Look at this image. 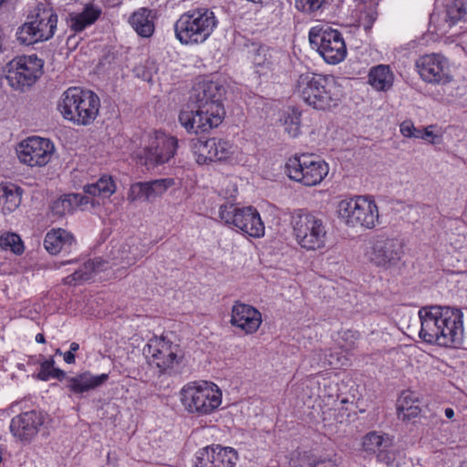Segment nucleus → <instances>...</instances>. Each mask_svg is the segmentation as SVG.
I'll list each match as a JSON object with an SVG mask.
<instances>
[{
  "label": "nucleus",
  "instance_id": "obj_54",
  "mask_svg": "<svg viewBox=\"0 0 467 467\" xmlns=\"http://www.w3.org/2000/svg\"><path fill=\"white\" fill-rule=\"evenodd\" d=\"M79 349V345L77 343V342H72L70 344V348H69V350L70 352L72 353H75L76 351H78Z\"/></svg>",
  "mask_w": 467,
  "mask_h": 467
},
{
  "label": "nucleus",
  "instance_id": "obj_50",
  "mask_svg": "<svg viewBox=\"0 0 467 467\" xmlns=\"http://www.w3.org/2000/svg\"><path fill=\"white\" fill-rule=\"evenodd\" d=\"M66 373L61 370L60 368H57L54 366L52 367L51 370V379H61L65 377Z\"/></svg>",
  "mask_w": 467,
  "mask_h": 467
},
{
  "label": "nucleus",
  "instance_id": "obj_12",
  "mask_svg": "<svg viewBox=\"0 0 467 467\" xmlns=\"http://www.w3.org/2000/svg\"><path fill=\"white\" fill-rule=\"evenodd\" d=\"M44 61L36 54L15 57L5 67L7 84L17 91L31 88L43 73Z\"/></svg>",
  "mask_w": 467,
  "mask_h": 467
},
{
  "label": "nucleus",
  "instance_id": "obj_56",
  "mask_svg": "<svg viewBox=\"0 0 467 467\" xmlns=\"http://www.w3.org/2000/svg\"><path fill=\"white\" fill-rule=\"evenodd\" d=\"M431 421L434 424H438L439 422L443 423V420H440L436 414L431 415Z\"/></svg>",
  "mask_w": 467,
  "mask_h": 467
},
{
  "label": "nucleus",
  "instance_id": "obj_33",
  "mask_svg": "<svg viewBox=\"0 0 467 467\" xmlns=\"http://www.w3.org/2000/svg\"><path fill=\"white\" fill-rule=\"evenodd\" d=\"M192 152L198 164H205L216 161L217 153L215 149V139L202 140L198 139L192 142Z\"/></svg>",
  "mask_w": 467,
  "mask_h": 467
},
{
  "label": "nucleus",
  "instance_id": "obj_30",
  "mask_svg": "<svg viewBox=\"0 0 467 467\" xmlns=\"http://www.w3.org/2000/svg\"><path fill=\"white\" fill-rule=\"evenodd\" d=\"M117 190L113 178L109 175H102L96 182L84 186L86 196L98 197L101 200L109 199Z\"/></svg>",
  "mask_w": 467,
  "mask_h": 467
},
{
  "label": "nucleus",
  "instance_id": "obj_16",
  "mask_svg": "<svg viewBox=\"0 0 467 467\" xmlns=\"http://www.w3.org/2000/svg\"><path fill=\"white\" fill-rule=\"evenodd\" d=\"M415 67L420 78L429 84L446 85L453 78L449 59L439 53L420 56Z\"/></svg>",
  "mask_w": 467,
  "mask_h": 467
},
{
  "label": "nucleus",
  "instance_id": "obj_44",
  "mask_svg": "<svg viewBox=\"0 0 467 467\" xmlns=\"http://www.w3.org/2000/svg\"><path fill=\"white\" fill-rule=\"evenodd\" d=\"M416 401H418V399L415 397L414 393L410 390H405L401 393L398 400V410L400 412L405 411V409L413 405Z\"/></svg>",
  "mask_w": 467,
  "mask_h": 467
},
{
  "label": "nucleus",
  "instance_id": "obj_18",
  "mask_svg": "<svg viewBox=\"0 0 467 467\" xmlns=\"http://www.w3.org/2000/svg\"><path fill=\"white\" fill-rule=\"evenodd\" d=\"M143 352L149 362L161 370L172 368L181 358L179 345L171 343L164 337L151 338L144 348Z\"/></svg>",
  "mask_w": 467,
  "mask_h": 467
},
{
  "label": "nucleus",
  "instance_id": "obj_23",
  "mask_svg": "<svg viewBox=\"0 0 467 467\" xmlns=\"http://www.w3.org/2000/svg\"><path fill=\"white\" fill-rule=\"evenodd\" d=\"M235 227L253 238H261L265 235V223L258 211L253 206L235 207Z\"/></svg>",
  "mask_w": 467,
  "mask_h": 467
},
{
  "label": "nucleus",
  "instance_id": "obj_60",
  "mask_svg": "<svg viewBox=\"0 0 467 467\" xmlns=\"http://www.w3.org/2000/svg\"><path fill=\"white\" fill-rule=\"evenodd\" d=\"M434 20H435V16H434V15H432V16H431V22H434Z\"/></svg>",
  "mask_w": 467,
  "mask_h": 467
},
{
  "label": "nucleus",
  "instance_id": "obj_28",
  "mask_svg": "<svg viewBox=\"0 0 467 467\" xmlns=\"http://www.w3.org/2000/svg\"><path fill=\"white\" fill-rule=\"evenodd\" d=\"M91 202L95 205V201H89L88 196L78 193H69L61 196L52 203L51 210L54 214L64 216L72 213L76 208Z\"/></svg>",
  "mask_w": 467,
  "mask_h": 467
},
{
  "label": "nucleus",
  "instance_id": "obj_19",
  "mask_svg": "<svg viewBox=\"0 0 467 467\" xmlns=\"http://www.w3.org/2000/svg\"><path fill=\"white\" fill-rule=\"evenodd\" d=\"M44 422L45 416L42 412L30 410L14 417L9 429L16 439L23 442H29L38 433Z\"/></svg>",
  "mask_w": 467,
  "mask_h": 467
},
{
  "label": "nucleus",
  "instance_id": "obj_21",
  "mask_svg": "<svg viewBox=\"0 0 467 467\" xmlns=\"http://www.w3.org/2000/svg\"><path fill=\"white\" fill-rule=\"evenodd\" d=\"M393 438L387 433L370 431L362 439V448L366 452L377 454L379 462L390 465L394 461L391 453Z\"/></svg>",
  "mask_w": 467,
  "mask_h": 467
},
{
  "label": "nucleus",
  "instance_id": "obj_51",
  "mask_svg": "<svg viewBox=\"0 0 467 467\" xmlns=\"http://www.w3.org/2000/svg\"><path fill=\"white\" fill-rule=\"evenodd\" d=\"M63 358L67 364H74L76 361V357H75L74 353H72L70 351L65 352L63 354Z\"/></svg>",
  "mask_w": 467,
  "mask_h": 467
},
{
  "label": "nucleus",
  "instance_id": "obj_41",
  "mask_svg": "<svg viewBox=\"0 0 467 467\" xmlns=\"http://www.w3.org/2000/svg\"><path fill=\"white\" fill-rule=\"evenodd\" d=\"M326 0H295L296 8L306 14H313L322 8Z\"/></svg>",
  "mask_w": 467,
  "mask_h": 467
},
{
  "label": "nucleus",
  "instance_id": "obj_36",
  "mask_svg": "<svg viewBox=\"0 0 467 467\" xmlns=\"http://www.w3.org/2000/svg\"><path fill=\"white\" fill-rule=\"evenodd\" d=\"M467 19V2L462 0H450L446 4L445 24L451 28L458 22Z\"/></svg>",
  "mask_w": 467,
  "mask_h": 467
},
{
  "label": "nucleus",
  "instance_id": "obj_22",
  "mask_svg": "<svg viewBox=\"0 0 467 467\" xmlns=\"http://www.w3.org/2000/svg\"><path fill=\"white\" fill-rule=\"evenodd\" d=\"M233 459L231 447L207 446L196 453L194 467H234Z\"/></svg>",
  "mask_w": 467,
  "mask_h": 467
},
{
  "label": "nucleus",
  "instance_id": "obj_37",
  "mask_svg": "<svg viewBox=\"0 0 467 467\" xmlns=\"http://www.w3.org/2000/svg\"><path fill=\"white\" fill-rule=\"evenodd\" d=\"M98 262L88 261L81 268L65 278V283L69 285H78L93 277V274L99 271Z\"/></svg>",
  "mask_w": 467,
  "mask_h": 467
},
{
  "label": "nucleus",
  "instance_id": "obj_55",
  "mask_svg": "<svg viewBox=\"0 0 467 467\" xmlns=\"http://www.w3.org/2000/svg\"><path fill=\"white\" fill-rule=\"evenodd\" d=\"M36 341L37 343H40V344H43L46 342V339H45V336L41 333H38L36 336Z\"/></svg>",
  "mask_w": 467,
  "mask_h": 467
},
{
  "label": "nucleus",
  "instance_id": "obj_7",
  "mask_svg": "<svg viewBox=\"0 0 467 467\" xmlns=\"http://www.w3.org/2000/svg\"><path fill=\"white\" fill-rule=\"evenodd\" d=\"M218 20L214 13L205 7L189 10L175 21V38L184 46L204 43L217 27Z\"/></svg>",
  "mask_w": 467,
  "mask_h": 467
},
{
  "label": "nucleus",
  "instance_id": "obj_9",
  "mask_svg": "<svg viewBox=\"0 0 467 467\" xmlns=\"http://www.w3.org/2000/svg\"><path fill=\"white\" fill-rule=\"evenodd\" d=\"M180 400L189 413L197 416L209 415L221 405L222 391L213 382L193 381L182 387Z\"/></svg>",
  "mask_w": 467,
  "mask_h": 467
},
{
  "label": "nucleus",
  "instance_id": "obj_59",
  "mask_svg": "<svg viewBox=\"0 0 467 467\" xmlns=\"http://www.w3.org/2000/svg\"><path fill=\"white\" fill-rule=\"evenodd\" d=\"M56 354L63 355L64 353H62V351H61L59 348H57V349L56 350Z\"/></svg>",
  "mask_w": 467,
  "mask_h": 467
},
{
  "label": "nucleus",
  "instance_id": "obj_47",
  "mask_svg": "<svg viewBox=\"0 0 467 467\" xmlns=\"http://www.w3.org/2000/svg\"><path fill=\"white\" fill-rule=\"evenodd\" d=\"M419 130L411 120H404L400 125V131L406 138H417Z\"/></svg>",
  "mask_w": 467,
  "mask_h": 467
},
{
  "label": "nucleus",
  "instance_id": "obj_58",
  "mask_svg": "<svg viewBox=\"0 0 467 467\" xmlns=\"http://www.w3.org/2000/svg\"><path fill=\"white\" fill-rule=\"evenodd\" d=\"M229 322L232 326H234V306L232 307V314H231V318H230Z\"/></svg>",
  "mask_w": 467,
  "mask_h": 467
},
{
  "label": "nucleus",
  "instance_id": "obj_3",
  "mask_svg": "<svg viewBox=\"0 0 467 467\" xmlns=\"http://www.w3.org/2000/svg\"><path fill=\"white\" fill-rule=\"evenodd\" d=\"M57 109L64 119L77 126H89L99 116V96L79 87H70L60 96Z\"/></svg>",
  "mask_w": 467,
  "mask_h": 467
},
{
  "label": "nucleus",
  "instance_id": "obj_53",
  "mask_svg": "<svg viewBox=\"0 0 467 467\" xmlns=\"http://www.w3.org/2000/svg\"><path fill=\"white\" fill-rule=\"evenodd\" d=\"M311 467H336L334 464L327 462H316Z\"/></svg>",
  "mask_w": 467,
  "mask_h": 467
},
{
  "label": "nucleus",
  "instance_id": "obj_5",
  "mask_svg": "<svg viewBox=\"0 0 467 467\" xmlns=\"http://www.w3.org/2000/svg\"><path fill=\"white\" fill-rule=\"evenodd\" d=\"M336 214L342 224L351 229L372 230L381 223L379 206L370 195H354L340 200Z\"/></svg>",
  "mask_w": 467,
  "mask_h": 467
},
{
  "label": "nucleus",
  "instance_id": "obj_46",
  "mask_svg": "<svg viewBox=\"0 0 467 467\" xmlns=\"http://www.w3.org/2000/svg\"><path fill=\"white\" fill-rule=\"evenodd\" d=\"M55 365L53 358L45 360L40 365V370L37 374V378L41 380L47 381L51 379L52 367Z\"/></svg>",
  "mask_w": 467,
  "mask_h": 467
},
{
  "label": "nucleus",
  "instance_id": "obj_14",
  "mask_svg": "<svg viewBox=\"0 0 467 467\" xmlns=\"http://www.w3.org/2000/svg\"><path fill=\"white\" fill-rule=\"evenodd\" d=\"M205 106L194 104L187 106L179 114V122L188 133L206 132L218 127L225 115L224 109L213 106L214 111H210Z\"/></svg>",
  "mask_w": 467,
  "mask_h": 467
},
{
  "label": "nucleus",
  "instance_id": "obj_27",
  "mask_svg": "<svg viewBox=\"0 0 467 467\" xmlns=\"http://www.w3.org/2000/svg\"><path fill=\"white\" fill-rule=\"evenodd\" d=\"M109 379L106 373L92 375L89 371L78 374L67 379V387L71 392L81 394L103 385Z\"/></svg>",
  "mask_w": 467,
  "mask_h": 467
},
{
  "label": "nucleus",
  "instance_id": "obj_29",
  "mask_svg": "<svg viewBox=\"0 0 467 467\" xmlns=\"http://www.w3.org/2000/svg\"><path fill=\"white\" fill-rule=\"evenodd\" d=\"M394 82V74L388 65H378L370 68L368 84L377 91L389 90Z\"/></svg>",
  "mask_w": 467,
  "mask_h": 467
},
{
  "label": "nucleus",
  "instance_id": "obj_2",
  "mask_svg": "<svg viewBox=\"0 0 467 467\" xmlns=\"http://www.w3.org/2000/svg\"><path fill=\"white\" fill-rule=\"evenodd\" d=\"M295 94L306 105L321 112L336 109L344 97L342 86L335 76L313 72L299 75Z\"/></svg>",
  "mask_w": 467,
  "mask_h": 467
},
{
  "label": "nucleus",
  "instance_id": "obj_49",
  "mask_svg": "<svg viewBox=\"0 0 467 467\" xmlns=\"http://www.w3.org/2000/svg\"><path fill=\"white\" fill-rule=\"evenodd\" d=\"M407 413H404L403 418H410V417H416L420 413V409L418 406H410L409 408L405 409Z\"/></svg>",
  "mask_w": 467,
  "mask_h": 467
},
{
  "label": "nucleus",
  "instance_id": "obj_32",
  "mask_svg": "<svg viewBox=\"0 0 467 467\" xmlns=\"http://www.w3.org/2000/svg\"><path fill=\"white\" fill-rule=\"evenodd\" d=\"M302 110L296 107H289L283 111L280 123L285 132L291 138H297L301 134Z\"/></svg>",
  "mask_w": 467,
  "mask_h": 467
},
{
  "label": "nucleus",
  "instance_id": "obj_62",
  "mask_svg": "<svg viewBox=\"0 0 467 467\" xmlns=\"http://www.w3.org/2000/svg\"><path fill=\"white\" fill-rule=\"evenodd\" d=\"M461 467H467V462L463 463Z\"/></svg>",
  "mask_w": 467,
  "mask_h": 467
},
{
  "label": "nucleus",
  "instance_id": "obj_25",
  "mask_svg": "<svg viewBox=\"0 0 467 467\" xmlns=\"http://www.w3.org/2000/svg\"><path fill=\"white\" fill-rule=\"evenodd\" d=\"M76 244L73 234L62 228L52 229L45 236L44 246L51 254L69 252Z\"/></svg>",
  "mask_w": 467,
  "mask_h": 467
},
{
  "label": "nucleus",
  "instance_id": "obj_13",
  "mask_svg": "<svg viewBox=\"0 0 467 467\" xmlns=\"http://www.w3.org/2000/svg\"><path fill=\"white\" fill-rule=\"evenodd\" d=\"M287 176L305 186L319 184L328 174L327 162L312 155L302 154L289 158L285 165Z\"/></svg>",
  "mask_w": 467,
  "mask_h": 467
},
{
  "label": "nucleus",
  "instance_id": "obj_4",
  "mask_svg": "<svg viewBox=\"0 0 467 467\" xmlns=\"http://www.w3.org/2000/svg\"><path fill=\"white\" fill-rule=\"evenodd\" d=\"M293 235L296 244L306 252L327 248L329 234L325 220L303 209L295 210L290 218Z\"/></svg>",
  "mask_w": 467,
  "mask_h": 467
},
{
  "label": "nucleus",
  "instance_id": "obj_34",
  "mask_svg": "<svg viewBox=\"0 0 467 467\" xmlns=\"http://www.w3.org/2000/svg\"><path fill=\"white\" fill-rule=\"evenodd\" d=\"M101 15V9L95 5H87L80 13L70 16L71 28L76 32L84 30L92 25Z\"/></svg>",
  "mask_w": 467,
  "mask_h": 467
},
{
  "label": "nucleus",
  "instance_id": "obj_38",
  "mask_svg": "<svg viewBox=\"0 0 467 467\" xmlns=\"http://www.w3.org/2000/svg\"><path fill=\"white\" fill-rule=\"evenodd\" d=\"M147 182L149 202H153L162 196L168 189L174 185L171 178L157 179Z\"/></svg>",
  "mask_w": 467,
  "mask_h": 467
},
{
  "label": "nucleus",
  "instance_id": "obj_15",
  "mask_svg": "<svg viewBox=\"0 0 467 467\" xmlns=\"http://www.w3.org/2000/svg\"><path fill=\"white\" fill-rule=\"evenodd\" d=\"M56 151L55 144L49 139L30 136L22 140L16 148L18 161L30 168L46 166Z\"/></svg>",
  "mask_w": 467,
  "mask_h": 467
},
{
  "label": "nucleus",
  "instance_id": "obj_6",
  "mask_svg": "<svg viewBox=\"0 0 467 467\" xmlns=\"http://www.w3.org/2000/svg\"><path fill=\"white\" fill-rule=\"evenodd\" d=\"M405 245L401 239L386 234L372 238L364 252V259L371 266L389 274H400L406 266Z\"/></svg>",
  "mask_w": 467,
  "mask_h": 467
},
{
  "label": "nucleus",
  "instance_id": "obj_42",
  "mask_svg": "<svg viewBox=\"0 0 467 467\" xmlns=\"http://www.w3.org/2000/svg\"><path fill=\"white\" fill-rule=\"evenodd\" d=\"M219 218L225 225L231 227L234 224V203L231 201L220 206Z\"/></svg>",
  "mask_w": 467,
  "mask_h": 467
},
{
  "label": "nucleus",
  "instance_id": "obj_61",
  "mask_svg": "<svg viewBox=\"0 0 467 467\" xmlns=\"http://www.w3.org/2000/svg\"><path fill=\"white\" fill-rule=\"evenodd\" d=\"M5 0H0V6L5 3Z\"/></svg>",
  "mask_w": 467,
  "mask_h": 467
},
{
  "label": "nucleus",
  "instance_id": "obj_1",
  "mask_svg": "<svg viewBox=\"0 0 467 467\" xmlns=\"http://www.w3.org/2000/svg\"><path fill=\"white\" fill-rule=\"evenodd\" d=\"M419 337L426 343L452 347L463 337L462 313L458 308L440 306H423L419 310Z\"/></svg>",
  "mask_w": 467,
  "mask_h": 467
},
{
  "label": "nucleus",
  "instance_id": "obj_8",
  "mask_svg": "<svg viewBox=\"0 0 467 467\" xmlns=\"http://www.w3.org/2000/svg\"><path fill=\"white\" fill-rule=\"evenodd\" d=\"M57 16L47 4L39 3L16 32L19 44L32 46L49 40L55 35Z\"/></svg>",
  "mask_w": 467,
  "mask_h": 467
},
{
  "label": "nucleus",
  "instance_id": "obj_57",
  "mask_svg": "<svg viewBox=\"0 0 467 467\" xmlns=\"http://www.w3.org/2000/svg\"><path fill=\"white\" fill-rule=\"evenodd\" d=\"M259 58H260V55H257L255 57H254V64L257 65V66H260L261 65V62L259 61Z\"/></svg>",
  "mask_w": 467,
  "mask_h": 467
},
{
  "label": "nucleus",
  "instance_id": "obj_45",
  "mask_svg": "<svg viewBox=\"0 0 467 467\" xmlns=\"http://www.w3.org/2000/svg\"><path fill=\"white\" fill-rule=\"evenodd\" d=\"M432 128V126H429L424 130H420L417 135V139H422L432 144L439 143L441 137L433 132Z\"/></svg>",
  "mask_w": 467,
  "mask_h": 467
},
{
  "label": "nucleus",
  "instance_id": "obj_26",
  "mask_svg": "<svg viewBox=\"0 0 467 467\" xmlns=\"http://www.w3.org/2000/svg\"><path fill=\"white\" fill-rule=\"evenodd\" d=\"M155 20L153 10L141 7L131 14L129 24L139 36L150 38L155 32Z\"/></svg>",
  "mask_w": 467,
  "mask_h": 467
},
{
  "label": "nucleus",
  "instance_id": "obj_40",
  "mask_svg": "<svg viewBox=\"0 0 467 467\" xmlns=\"http://www.w3.org/2000/svg\"><path fill=\"white\" fill-rule=\"evenodd\" d=\"M127 199L130 202H149L148 188L146 182L132 183L128 191Z\"/></svg>",
  "mask_w": 467,
  "mask_h": 467
},
{
  "label": "nucleus",
  "instance_id": "obj_11",
  "mask_svg": "<svg viewBox=\"0 0 467 467\" xmlns=\"http://www.w3.org/2000/svg\"><path fill=\"white\" fill-rule=\"evenodd\" d=\"M308 40L327 64H339L347 57V46L342 34L328 25L312 26L308 32Z\"/></svg>",
  "mask_w": 467,
  "mask_h": 467
},
{
  "label": "nucleus",
  "instance_id": "obj_39",
  "mask_svg": "<svg viewBox=\"0 0 467 467\" xmlns=\"http://www.w3.org/2000/svg\"><path fill=\"white\" fill-rule=\"evenodd\" d=\"M0 247L16 254H21L24 252V244L20 236L14 233H5L0 236Z\"/></svg>",
  "mask_w": 467,
  "mask_h": 467
},
{
  "label": "nucleus",
  "instance_id": "obj_24",
  "mask_svg": "<svg viewBox=\"0 0 467 467\" xmlns=\"http://www.w3.org/2000/svg\"><path fill=\"white\" fill-rule=\"evenodd\" d=\"M262 323L261 313L252 306L235 302V327L245 334L256 332Z\"/></svg>",
  "mask_w": 467,
  "mask_h": 467
},
{
  "label": "nucleus",
  "instance_id": "obj_43",
  "mask_svg": "<svg viewBox=\"0 0 467 467\" xmlns=\"http://www.w3.org/2000/svg\"><path fill=\"white\" fill-rule=\"evenodd\" d=\"M213 150L217 153L216 161H225L232 154V145L223 140L215 139V149Z\"/></svg>",
  "mask_w": 467,
  "mask_h": 467
},
{
  "label": "nucleus",
  "instance_id": "obj_31",
  "mask_svg": "<svg viewBox=\"0 0 467 467\" xmlns=\"http://www.w3.org/2000/svg\"><path fill=\"white\" fill-rule=\"evenodd\" d=\"M21 200V188L14 184L0 185V208L5 214L10 213L18 208Z\"/></svg>",
  "mask_w": 467,
  "mask_h": 467
},
{
  "label": "nucleus",
  "instance_id": "obj_48",
  "mask_svg": "<svg viewBox=\"0 0 467 467\" xmlns=\"http://www.w3.org/2000/svg\"><path fill=\"white\" fill-rule=\"evenodd\" d=\"M348 364V360L346 358H335L332 353H330L329 358H325V360L323 361V366L328 365L331 367H339V366H346Z\"/></svg>",
  "mask_w": 467,
  "mask_h": 467
},
{
  "label": "nucleus",
  "instance_id": "obj_35",
  "mask_svg": "<svg viewBox=\"0 0 467 467\" xmlns=\"http://www.w3.org/2000/svg\"><path fill=\"white\" fill-rule=\"evenodd\" d=\"M359 2L358 10L360 16L358 18L359 25L365 30H369L378 17L377 6L380 0H355Z\"/></svg>",
  "mask_w": 467,
  "mask_h": 467
},
{
  "label": "nucleus",
  "instance_id": "obj_10",
  "mask_svg": "<svg viewBox=\"0 0 467 467\" xmlns=\"http://www.w3.org/2000/svg\"><path fill=\"white\" fill-rule=\"evenodd\" d=\"M179 147L178 139L161 130L149 133L142 147L136 152L138 162L152 170L168 163L176 155Z\"/></svg>",
  "mask_w": 467,
  "mask_h": 467
},
{
  "label": "nucleus",
  "instance_id": "obj_17",
  "mask_svg": "<svg viewBox=\"0 0 467 467\" xmlns=\"http://www.w3.org/2000/svg\"><path fill=\"white\" fill-rule=\"evenodd\" d=\"M145 254L144 249L136 237L112 239L107 251V258L112 265L128 268Z\"/></svg>",
  "mask_w": 467,
  "mask_h": 467
},
{
  "label": "nucleus",
  "instance_id": "obj_20",
  "mask_svg": "<svg viewBox=\"0 0 467 467\" xmlns=\"http://www.w3.org/2000/svg\"><path fill=\"white\" fill-rule=\"evenodd\" d=\"M225 94L224 87L218 81L204 79L198 82L193 89L192 99L194 104L205 106L210 111H214L213 106L224 109L222 101Z\"/></svg>",
  "mask_w": 467,
  "mask_h": 467
},
{
  "label": "nucleus",
  "instance_id": "obj_52",
  "mask_svg": "<svg viewBox=\"0 0 467 467\" xmlns=\"http://www.w3.org/2000/svg\"><path fill=\"white\" fill-rule=\"evenodd\" d=\"M443 412H444V415H445V417L447 419L451 420H453L455 412H454V410L452 408H449V407L445 408Z\"/></svg>",
  "mask_w": 467,
  "mask_h": 467
}]
</instances>
